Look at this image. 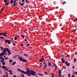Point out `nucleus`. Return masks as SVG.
I'll return each instance as SVG.
<instances>
[{
    "label": "nucleus",
    "instance_id": "f257e3e1",
    "mask_svg": "<svg viewBox=\"0 0 77 77\" xmlns=\"http://www.w3.org/2000/svg\"><path fill=\"white\" fill-rule=\"evenodd\" d=\"M29 71L30 72L29 73L27 74L26 75H28V76H30L31 74V75H35V74L36 73V72L32 70H29Z\"/></svg>",
    "mask_w": 77,
    "mask_h": 77
},
{
    "label": "nucleus",
    "instance_id": "f03ea898",
    "mask_svg": "<svg viewBox=\"0 0 77 77\" xmlns=\"http://www.w3.org/2000/svg\"><path fill=\"white\" fill-rule=\"evenodd\" d=\"M17 1H16V0H14V2L13 1V0H11V1L10 2L11 5H12L13 3H14V4L13 5V6H15V3Z\"/></svg>",
    "mask_w": 77,
    "mask_h": 77
},
{
    "label": "nucleus",
    "instance_id": "7ed1b4c3",
    "mask_svg": "<svg viewBox=\"0 0 77 77\" xmlns=\"http://www.w3.org/2000/svg\"><path fill=\"white\" fill-rule=\"evenodd\" d=\"M43 60H44L45 62V61L44 60V56H42V59H41L40 60H39V61L41 62H43Z\"/></svg>",
    "mask_w": 77,
    "mask_h": 77
},
{
    "label": "nucleus",
    "instance_id": "20e7f679",
    "mask_svg": "<svg viewBox=\"0 0 77 77\" xmlns=\"http://www.w3.org/2000/svg\"><path fill=\"white\" fill-rule=\"evenodd\" d=\"M21 73H22V74H23V73H24L25 74H29V71L24 72V71H23V70H22L21 71Z\"/></svg>",
    "mask_w": 77,
    "mask_h": 77
},
{
    "label": "nucleus",
    "instance_id": "39448f33",
    "mask_svg": "<svg viewBox=\"0 0 77 77\" xmlns=\"http://www.w3.org/2000/svg\"><path fill=\"white\" fill-rule=\"evenodd\" d=\"M18 59H19L20 60H21V61H22L23 60V59L22 57H20V56L18 57Z\"/></svg>",
    "mask_w": 77,
    "mask_h": 77
},
{
    "label": "nucleus",
    "instance_id": "423d86ee",
    "mask_svg": "<svg viewBox=\"0 0 77 77\" xmlns=\"http://www.w3.org/2000/svg\"><path fill=\"white\" fill-rule=\"evenodd\" d=\"M61 73H62V72H61V71H60V70H58V75H61Z\"/></svg>",
    "mask_w": 77,
    "mask_h": 77
},
{
    "label": "nucleus",
    "instance_id": "0eeeda50",
    "mask_svg": "<svg viewBox=\"0 0 77 77\" xmlns=\"http://www.w3.org/2000/svg\"><path fill=\"white\" fill-rule=\"evenodd\" d=\"M7 42L8 44H10L11 42V40H7Z\"/></svg>",
    "mask_w": 77,
    "mask_h": 77
},
{
    "label": "nucleus",
    "instance_id": "6e6552de",
    "mask_svg": "<svg viewBox=\"0 0 77 77\" xmlns=\"http://www.w3.org/2000/svg\"><path fill=\"white\" fill-rule=\"evenodd\" d=\"M64 59V58H63L61 59V61L63 62V63H65V60H63Z\"/></svg>",
    "mask_w": 77,
    "mask_h": 77
},
{
    "label": "nucleus",
    "instance_id": "1a4fd4ad",
    "mask_svg": "<svg viewBox=\"0 0 77 77\" xmlns=\"http://www.w3.org/2000/svg\"><path fill=\"white\" fill-rule=\"evenodd\" d=\"M22 61L23 62H27V60L26 59H23Z\"/></svg>",
    "mask_w": 77,
    "mask_h": 77
},
{
    "label": "nucleus",
    "instance_id": "9d476101",
    "mask_svg": "<svg viewBox=\"0 0 77 77\" xmlns=\"http://www.w3.org/2000/svg\"><path fill=\"white\" fill-rule=\"evenodd\" d=\"M47 63H46L44 66L43 68H47Z\"/></svg>",
    "mask_w": 77,
    "mask_h": 77
},
{
    "label": "nucleus",
    "instance_id": "9b49d317",
    "mask_svg": "<svg viewBox=\"0 0 77 77\" xmlns=\"http://www.w3.org/2000/svg\"><path fill=\"white\" fill-rule=\"evenodd\" d=\"M1 67L2 68H4L5 69V68H6V67L5 66V65H4V66H2Z\"/></svg>",
    "mask_w": 77,
    "mask_h": 77
},
{
    "label": "nucleus",
    "instance_id": "f8f14e48",
    "mask_svg": "<svg viewBox=\"0 0 77 77\" xmlns=\"http://www.w3.org/2000/svg\"><path fill=\"white\" fill-rule=\"evenodd\" d=\"M6 48H4V51H3V52H4V53H5V52H6Z\"/></svg>",
    "mask_w": 77,
    "mask_h": 77
},
{
    "label": "nucleus",
    "instance_id": "ddd939ff",
    "mask_svg": "<svg viewBox=\"0 0 77 77\" xmlns=\"http://www.w3.org/2000/svg\"><path fill=\"white\" fill-rule=\"evenodd\" d=\"M0 48L1 49V51H2L3 50V49H4V48H3V47L1 46L0 47Z\"/></svg>",
    "mask_w": 77,
    "mask_h": 77
},
{
    "label": "nucleus",
    "instance_id": "4468645a",
    "mask_svg": "<svg viewBox=\"0 0 77 77\" xmlns=\"http://www.w3.org/2000/svg\"><path fill=\"white\" fill-rule=\"evenodd\" d=\"M16 62H13L12 65H15L16 63Z\"/></svg>",
    "mask_w": 77,
    "mask_h": 77
},
{
    "label": "nucleus",
    "instance_id": "2eb2a0df",
    "mask_svg": "<svg viewBox=\"0 0 77 77\" xmlns=\"http://www.w3.org/2000/svg\"><path fill=\"white\" fill-rule=\"evenodd\" d=\"M51 64L50 62H48V65L49 66H51Z\"/></svg>",
    "mask_w": 77,
    "mask_h": 77
},
{
    "label": "nucleus",
    "instance_id": "dca6fc26",
    "mask_svg": "<svg viewBox=\"0 0 77 77\" xmlns=\"http://www.w3.org/2000/svg\"><path fill=\"white\" fill-rule=\"evenodd\" d=\"M26 70L27 71H28L29 72V73H30V71H30V70H29V68H26Z\"/></svg>",
    "mask_w": 77,
    "mask_h": 77
},
{
    "label": "nucleus",
    "instance_id": "f3484780",
    "mask_svg": "<svg viewBox=\"0 0 77 77\" xmlns=\"http://www.w3.org/2000/svg\"><path fill=\"white\" fill-rule=\"evenodd\" d=\"M4 9H5V7H4V8H2V9L1 10L0 12V14L1 12H2V11H3V10Z\"/></svg>",
    "mask_w": 77,
    "mask_h": 77
},
{
    "label": "nucleus",
    "instance_id": "a211bd4d",
    "mask_svg": "<svg viewBox=\"0 0 77 77\" xmlns=\"http://www.w3.org/2000/svg\"><path fill=\"white\" fill-rule=\"evenodd\" d=\"M4 53H4L3 52L1 54L2 55V56H3V55H4Z\"/></svg>",
    "mask_w": 77,
    "mask_h": 77
},
{
    "label": "nucleus",
    "instance_id": "6ab92c4d",
    "mask_svg": "<svg viewBox=\"0 0 77 77\" xmlns=\"http://www.w3.org/2000/svg\"><path fill=\"white\" fill-rule=\"evenodd\" d=\"M5 44H7V42H8V39H6L5 41Z\"/></svg>",
    "mask_w": 77,
    "mask_h": 77
},
{
    "label": "nucleus",
    "instance_id": "aec40b11",
    "mask_svg": "<svg viewBox=\"0 0 77 77\" xmlns=\"http://www.w3.org/2000/svg\"><path fill=\"white\" fill-rule=\"evenodd\" d=\"M66 65V66H69V65H70V63H67V64Z\"/></svg>",
    "mask_w": 77,
    "mask_h": 77
},
{
    "label": "nucleus",
    "instance_id": "412c9836",
    "mask_svg": "<svg viewBox=\"0 0 77 77\" xmlns=\"http://www.w3.org/2000/svg\"><path fill=\"white\" fill-rule=\"evenodd\" d=\"M73 60L74 62H75V61H77V60L75 59V58H74Z\"/></svg>",
    "mask_w": 77,
    "mask_h": 77
},
{
    "label": "nucleus",
    "instance_id": "4be33fe9",
    "mask_svg": "<svg viewBox=\"0 0 77 77\" xmlns=\"http://www.w3.org/2000/svg\"><path fill=\"white\" fill-rule=\"evenodd\" d=\"M6 50L7 51H8H8H9V50L7 48H6Z\"/></svg>",
    "mask_w": 77,
    "mask_h": 77
},
{
    "label": "nucleus",
    "instance_id": "5701e85b",
    "mask_svg": "<svg viewBox=\"0 0 77 77\" xmlns=\"http://www.w3.org/2000/svg\"><path fill=\"white\" fill-rule=\"evenodd\" d=\"M5 3H6L5 5H6V6H8V5H9V4H8V2H6Z\"/></svg>",
    "mask_w": 77,
    "mask_h": 77
},
{
    "label": "nucleus",
    "instance_id": "b1692460",
    "mask_svg": "<svg viewBox=\"0 0 77 77\" xmlns=\"http://www.w3.org/2000/svg\"><path fill=\"white\" fill-rule=\"evenodd\" d=\"M17 70H18V71H20V72H21V71H22V70H21L20 69L18 68V69H17Z\"/></svg>",
    "mask_w": 77,
    "mask_h": 77
},
{
    "label": "nucleus",
    "instance_id": "393cba45",
    "mask_svg": "<svg viewBox=\"0 0 77 77\" xmlns=\"http://www.w3.org/2000/svg\"><path fill=\"white\" fill-rule=\"evenodd\" d=\"M54 65L55 66V67L57 68V66H56V65L55 64H54Z\"/></svg>",
    "mask_w": 77,
    "mask_h": 77
},
{
    "label": "nucleus",
    "instance_id": "a878e982",
    "mask_svg": "<svg viewBox=\"0 0 77 77\" xmlns=\"http://www.w3.org/2000/svg\"><path fill=\"white\" fill-rule=\"evenodd\" d=\"M2 65H5L6 64L5 63V62H4V63H2Z\"/></svg>",
    "mask_w": 77,
    "mask_h": 77
},
{
    "label": "nucleus",
    "instance_id": "bb28decb",
    "mask_svg": "<svg viewBox=\"0 0 77 77\" xmlns=\"http://www.w3.org/2000/svg\"><path fill=\"white\" fill-rule=\"evenodd\" d=\"M3 36H5V37H6V35H5L4 34V33H2Z\"/></svg>",
    "mask_w": 77,
    "mask_h": 77
},
{
    "label": "nucleus",
    "instance_id": "cd10ccee",
    "mask_svg": "<svg viewBox=\"0 0 77 77\" xmlns=\"http://www.w3.org/2000/svg\"><path fill=\"white\" fill-rule=\"evenodd\" d=\"M24 4V3H23L22 4H20V6H23Z\"/></svg>",
    "mask_w": 77,
    "mask_h": 77
},
{
    "label": "nucleus",
    "instance_id": "c85d7f7f",
    "mask_svg": "<svg viewBox=\"0 0 77 77\" xmlns=\"http://www.w3.org/2000/svg\"><path fill=\"white\" fill-rule=\"evenodd\" d=\"M30 45V44H28L26 45V47H28V46Z\"/></svg>",
    "mask_w": 77,
    "mask_h": 77
},
{
    "label": "nucleus",
    "instance_id": "c756f323",
    "mask_svg": "<svg viewBox=\"0 0 77 77\" xmlns=\"http://www.w3.org/2000/svg\"><path fill=\"white\" fill-rule=\"evenodd\" d=\"M17 37H15L14 41H16V40H17Z\"/></svg>",
    "mask_w": 77,
    "mask_h": 77
},
{
    "label": "nucleus",
    "instance_id": "7c9ffc66",
    "mask_svg": "<svg viewBox=\"0 0 77 77\" xmlns=\"http://www.w3.org/2000/svg\"><path fill=\"white\" fill-rule=\"evenodd\" d=\"M21 37H22L23 39L24 38V36L23 35H22Z\"/></svg>",
    "mask_w": 77,
    "mask_h": 77
},
{
    "label": "nucleus",
    "instance_id": "2f4dec72",
    "mask_svg": "<svg viewBox=\"0 0 77 77\" xmlns=\"http://www.w3.org/2000/svg\"><path fill=\"white\" fill-rule=\"evenodd\" d=\"M39 75H40L41 76H42V75L41 73L38 74Z\"/></svg>",
    "mask_w": 77,
    "mask_h": 77
},
{
    "label": "nucleus",
    "instance_id": "473e14b6",
    "mask_svg": "<svg viewBox=\"0 0 77 77\" xmlns=\"http://www.w3.org/2000/svg\"><path fill=\"white\" fill-rule=\"evenodd\" d=\"M9 62H13V61H12V60H9Z\"/></svg>",
    "mask_w": 77,
    "mask_h": 77
},
{
    "label": "nucleus",
    "instance_id": "72a5a7b5",
    "mask_svg": "<svg viewBox=\"0 0 77 77\" xmlns=\"http://www.w3.org/2000/svg\"><path fill=\"white\" fill-rule=\"evenodd\" d=\"M8 53L9 54H11V52H10V51L8 52Z\"/></svg>",
    "mask_w": 77,
    "mask_h": 77
},
{
    "label": "nucleus",
    "instance_id": "f704fd0d",
    "mask_svg": "<svg viewBox=\"0 0 77 77\" xmlns=\"http://www.w3.org/2000/svg\"><path fill=\"white\" fill-rule=\"evenodd\" d=\"M77 28L75 29H74L73 30V31H74V32H75L76 31V30H77Z\"/></svg>",
    "mask_w": 77,
    "mask_h": 77
},
{
    "label": "nucleus",
    "instance_id": "c9c22d12",
    "mask_svg": "<svg viewBox=\"0 0 77 77\" xmlns=\"http://www.w3.org/2000/svg\"><path fill=\"white\" fill-rule=\"evenodd\" d=\"M5 71H9L8 70V69H5Z\"/></svg>",
    "mask_w": 77,
    "mask_h": 77
},
{
    "label": "nucleus",
    "instance_id": "e433bc0d",
    "mask_svg": "<svg viewBox=\"0 0 77 77\" xmlns=\"http://www.w3.org/2000/svg\"><path fill=\"white\" fill-rule=\"evenodd\" d=\"M26 3H29L30 2L27 1V0H26Z\"/></svg>",
    "mask_w": 77,
    "mask_h": 77
},
{
    "label": "nucleus",
    "instance_id": "4c0bfd02",
    "mask_svg": "<svg viewBox=\"0 0 77 77\" xmlns=\"http://www.w3.org/2000/svg\"><path fill=\"white\" fill-rule=\"evenodd\" d=\"M59 77H62V75H59Z\"/></svg>",
    "mask_w": 77,
    "mask_h": 77
},
{
    "label": "nucleus",
    "instance_id": "58836bf2",
    "mask_svg": "<svg viewBox=\"0 0 77 77\" xmlns=\"http://www.w3.org/2000/svg\"><path fill=\"white\" fill-rule=\"evenodd\" d=\"M75 28H76V27H77V25L76 24H75Z\"/></svg>",
    "mask_w": 77,
    "mask_h": 77
},
{
    "label": "nucleus",
    "instance_id": "ea45409f",
    "mask_svg": "<svg viewBox=\"0 0 77 77\" xmlns=\"http://www.w3.org/2000/svg\"><path fill=\"white\" fill-rule=\"evenodd\" d=\"M10 74H11V75H13V74H14L12 73V72H10Z\"/></svg>",
    "mask_w": 77,
    "mask_h": 77
},
{
    "label": "nucleus",
    "instance_id": "a19ab883",
    "mask_svg": "<svg viewBox=\"0 0 77 77\" xmlns=\"http://www.w3.org/2000/svg\"><path fill=\"white\" fill-rule=\"evenodd\" d=\"M24 56H28V55H27V54H24Z\"/></svg>",
    "mask_w": 77,
    "mask_h": 77
},
{
    "label": "nucleus",
    "instance_id": "79ce46f5",
    "mask_svg": "<svg viewBox=\"0 0 77 77\" xmlns=\"http://www.w3.org/2000/svg\"><path fill=\"white\" fill-rule=\"evenodd\" d=\"M0 38H2V39H3V38H4V37H0Z\"/></svg>",
    "mask_w": 77,
    "mask_h": 77
},
{
    "label": "nucleus",
    "instance_id": "37998d69",
    "mask_svg": "<svg viewBox=\"0 0 77 77\" xmlns=\"http://www.w3.org/2000/svg\"><path fill=\"white\" fill-rule=\"evenodd\" d=\"M67 56L68 57H70L69 55V54H67Z\"/></svg>",
    "mask_w": 77,
    "mask_h": 77
},
{
    "label": "nucleus",
    "instance_id": "c03bdc74",
    "mask_svg": "<svg viewBox=\"0 0 77 77\" xmlns=\"http://www.w3.org/2000/svg\"><path fill=\"white\" fill-rule=\"evenodd\" d=\"M12 71L11 70H10L8 72H12Z\"/></svg>",
    "mask_w": 77,
    "mask_h": 77
},
{
    "label": "nucleus",
    "instance_id": "a18cd8bd",
    "mask_svg": "<svg viewBox=\"0 0 77 77\" xmlns=\"http://www.w3.org/2000/svg\"><path fill=\"white\" fill-rule=\"evenodd\" d=\"M68 63V61H66V62H65V64H67Z\"/></svg>",
    "mask_w": 77,
    "mask_h": 77
},
{
    "label": "nucleus",
    "instance_id": "49530a36",
    "mask_svg": "<svg viewBox=\"0 0 77 77\" xmlns=\"http://www.w3.org/2000/svg\"><path fill=\"white\" fill-rule=\"evenodd\" d=\"M5 74H6V75H7V74H8V72H5Z\"/></svg>",
    "mask_w": 77,
    "mask_h": 77
},
{
    "label": "nucleus",
    "instance_id": "de8ad7c7",
    "mask_svg": "<svg viewBox=\"0 0 77 77\" xmlns=\"http://www.w3.org/2000/svg\"><path fill=\"white\" fill-rule=\"evenodd\" d=\"M13 77H17V76H16L15 75H13Z\"/></svg>",
    "mask_w": 77,
    "mask_h": 77
},
{
    "label": "nucleus",
    "instance_id": "09e8293b",
    "mask_svg": "<svg viewBox=\"0 0 77 77\" xmlns=\"http://www.w3.org/2000/svg\"><path fill=\"white\" fill-rule=\"evenodd\" d=\"M6 77H8V74L6 75Z\"/></svg>",
    "mask_w": 77,
    "mask_h": 77
},
{
    "label": "nucleus",
    "instance_id": "8fccbe9b",
    "mask_svg": "<svg viewBox=\"0 0 77 77\" xmlns=\"http://www.w3.org/2000/svg\"><path fill=\"white\" fill-rule=\"evenodd\" d=\"M4 2L5 3H7L6 2L7 1H6V0H4Z\"/></svg>",
    "mask_w": 77,
    "mask_h": 77
},
{
    "label": "nucleus",
    "instance_id": "3c124183",
    "mask_svg": "<svg viewBox=\"0 0 77 77\" xmlns=\"http://www.w3.org/2000/svg\"><path fill=\"white\" fill-rule=\"evenodd\" d=\"M68 75L69 77H70V74H68Z\"/></svg>",
    "mask_w": 77,
    "mask_h": 77
},
{
    "label": "nucleus",
    "instance_id": "603ef678",
    "mask_svg": "<svg viewBox=\"0 0 77 77\" xmlns=\"http://www.w3.org/2000/svg\"><path fill=\"white\" fill-rule=\"evenodd\" d=\"M24 41H25L26 42H27V39H25V40H24Z\"/></svg>",
    "mask_w": 77,
    "mask_h": 77
},
{
    "label": "nucleus",
    "instance_id": "864d4df0",
    "mask_svg": "<svg viewBox=\"0 0 77 77\" xmlns=\"http://www.w3.org/2000/svg\"><path fill=\"white\" fill-rule=\"evenodd\" d=\"M13 45H14V46H15V43H13Z\"/></svg>",
    "mask_w": 77,
    "mask_h": 77
},
{
    "label": "nucleus",
    "instance_id": "5fc2aeb1",
    "mask_svg": "<svg viewBox=\"0 0 77 77\" xmlns=\"http://www.w3.org/2000/svg\"><path fill=\"white\" fill-rule=\"evenodd\" d=\"M1 63H2L3 62H4V61H2V60H1Z\"/></svg>",
    "mask_w": 77,
    "mask_h": 77
},
{
    "label": "nucleus",
    "instance_id": "6e6d98bb",
    "mask_svg": "<svg viewBox=\"0 0 77 77\" xmlns=\"http://www.w3.org/2000/svg\"><path fill=\"white\" fill-rule=\"evenodd\" d=\"M7 32H6L5 33H4V34L6 35V34Z\"/></svg>",
    "mask_w": 77,
    "mask_h": 77
},
{
    "label": "nucleus",
    "instance_id": "4d7b16f0",
    "mask_svg": "<svg viewBox=\"0 0 77 77\" xmlns=\"http://www.w3.org/2000/svg\"><path fill=\"white\" fill-rule=\"evenodd\" d=\"M5 59H6V60H7V59H8V57H5Z\"/></svg>",
    "mask_w": 77,
    "mask_h": 77
},
{
    "label": "nucleus",
    "instance_id": "13d9d810",
    "mask_svg": "<svg viewBox=\"0 0 77 77\" xmlns=\"http://www.w3.org/2000/svg\"><path fill=\"white\" fill-rule=\"evenodd\" d=\"M72 68L73 69H74V68H75L74 66H73L72 67Z\"/></svg>",
    "mask_w": 77,
    "mask_h": 77
},
{
    "label": "nucleus",
    "instance_id": "bf43d9fd",
    "mask_svg": "<svg viewBox=\"0 0 77 77\" xmlns=\"http://www.w3.org/2000/svg\"><path fill=\"white\" fill-rule=\"evenodd\" d=\"M11 26H12V27L14 26V24L12 23V24H11Z\"/></svg>",
    "mask_w": 77,
    "mask_h": 77
},
{
    "label": "nucleus",
    "instance_id": "052dcab7",
    "mask_svg": "<svg viewBox=\"0 0 77 77\" xmlns=\"http://www.w3.org/2000/svg\"><path fill=\"white\" fill-rule=\"evenodd\" d=\"M63 4H65V3H66V2H63Z\"/></svg>",
    "mask_w": 77,
    "mask_h": 77
},
{
    "label": "nucleus",
    "instance_id": "680f3d73",
    "mask_svg": "<svg viewBox=\"0 0 77 77\" xmlns=\"http://www.w3.org/2000/svg\"><path fill=\"white\" fill-rule=\"evenodd\" d=\"M2 60H5V59H4V58H2Z\"/></svg>",
    "mask_w": 77,
    "mask_h": 77
},
{
    "label": "nucleus",
    "instance_id": "e2e57ef3",
    "mask_svg": "<svg viewBox=\"0 0 77 77\" xmlns=\"http://www.w3.org/2000/svg\"><path fill=\"white\" fill-rule=\"evenodd\" d=\"M77 72H75V74H76L77 75Z\"/></svg>",
    "mask_w": 77,
    "mask_h": 77
},
{
    "label": "nucleus",
    "instance_id": "0e129e2a",
    "mask_svg": "<svg viewBox=\"0 0 77 77\" xmlns=\"http://www.w3.org/2000/svg\"><path fill=\"white\" fill-rule=\"evenodd\" d=\"M75 20H76V22H77V18H76V19H75Z\"/></svg>",
    "mask_w": 77,
    "mask_h": 77
},
{
    "label": "nucleus",
    "instance_id": "69168bd1",
    "mask_svg": "<svg viewBox=\"0 0 77 77\" xmlns=\"http://www.w3.org/2000/svg\"><path fill=\"white\" fill-rule=\"evenodd\" d=\"M75 55H77V52H75Z\"/></svg>",
    "mask_w": 77,
    "mask_h": 77
},
{
    "label": "nucleus",
    "instance_id": "338daca9",
    "mask_svg": "<svg viewBox=\"0 0 77 77\" xmlns=\"http://www.w3.org/2000/svg\"><path fill=\"white\" fill-rule=\"evenodd\" d=\"M74 77V75H73L72 76V77Z\"/></svg>",
    "mask_w": 77,
    "mask_h": 77
},
{
    "label": "nucleus",
    "instance_id": "774afa93",
    "mask_svg": "<svg viewBox=\"0 0 77 77\" xmlns=\"http://www.w3.org/2000/svg\"><path fill=\"white\" fill-rule=\"evenodd\" d=\"M23 44H22L20 45L21 46H23Z\"/></svg>",
    "mask_w": 77,
    "mask_h": 77
}]
</instances>
